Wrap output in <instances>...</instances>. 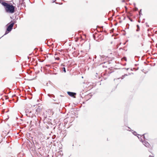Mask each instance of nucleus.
Segmentation results:
<instances>
[{
  "label": "nucleus",
  "mask_w": 157,
  "mask_h": 157,
  "mask_svg": "<svg viewBox=\"0 0 157 157\" xmlns=\"http://www.w3.org/2000/svg\"><path fill=\"white\" fill-rule=\"evenodd\" d=\"M2 5L5 7L6 12L13 13L14 12V7L12 5H10L7 3H3Z\"/></svg>",
  "instance_id": "nucleus-1"
},
{
  "label": "nucleus",
  "mask_w": 157,
  "mask_h": 157,
  "mask_svg": "<svg viewBox=\"0 0 157 157\" xmlns=\"http://www.w3.org/2000/svg\"><path fill=\"white\" fill-rule=\"evenodd\" d=\"M145 134H144L142 136H140V135H138V136H140V137H139V136H137L138 137L139 139L142 142L143 144L146 147H148L150 146V144L147 141H143V139H145V136L144 135Z\"/></svg>",
  "instance_id": "nucleus-2"
},
{
  "label": "nucleus",
  "mask_w": 157,
  "mask_h": 157,
  "mask_svg": "<svg viewBox=\"0 0 157 157\" xmlns=\"http://www.w3.org/2000/svg\"><path fill=\"white\" fill-rule=\"evenodd\" d=\"M14 24V22L13 21H11L10 23L6 25H7L8 24H10V25L7 28L6 31V32L5 35L8 34L9 32L12 30Z\"/></svg>",
  "instance_id": "nucleus-3"
},
{
  "label": "nucleus",
  "mask_w": 157,
  "mask_h": 157,
  "mask_svg": "<svg viewBox=\"0 0 157 157\" xmlns=\"http://www.w3.org/2000/svg\"><path fill=\"white\" fill-rule=\"evenodd\" d=\"M109 62H105L102 64V66L104 68H107L109 66Z\"/></svg>",
  "instance_id": "nucleus-4"
},
{
  "label": "nucleus",
  "mask_w": 157,
  "mask_h": 157,
  "mask_svg": "<svg viewBox=\"0 0 157 157\" xmlns=\"http://www.w3.org/2000/svg\"><path fill=\"white\" fill-rule=\"evenodd\" d=\"M42 111V109L40 107H39L36 109L35 113L38 115L39 113H40V112Z\"/></svg>",
  "instance_id": "nucleus-5"
},
{
  "label": "nucleus",
  "mask_w": 157,
  "mask_h": 157,
  "mask_svg": "<svg viewBox=\"0 0 157 157\" xmlns=\"http://www.w3.org/2000/svg\"><path fill=\"white\" fill-rule=\"evenodd\" d=\"M27 116L29 117L33 118L34 117H35V116L33 114V113L32 112V111H31V112L29 113Z\"/></svg>",
  "instance_id": "nucleus-6"
},
{
  "label": "nucleus",
  "mask_w": 157,
  "mask_h": 157,
  "mask_svg": "<svg viewBox=\"0 0 157 157\" xmlns=\"http://www.w3.org/2000/svg\"><path fill=\"white\" fill-rule=\"evenodd\" d=\"M67 94L69 96L71 97H73L74 95H76V94L75 93L70 92H68Z\"/></svg>",
  "instance_id": "nucleus-7"
},
{
  "label": "nucleus",
  "mask_w": 157,
  "mask_h": 157,
  "mask_svg": "<svg viewBox=\"0 0 157 157\" xmlns=\"http://www.w3.org/2000/svg\"><path fill=\"white\" fill-rule=\"evenodd\" d=\"M31 109H26L25 110L26 115L27 116L29 113L31 112Z\"/></svg>",
  "instance_id": "nucleus-8"
},
{
  "label": "nucleus",
  "mask_w": 157,
  "mask_h": 157,
  "mask_svg": "<svg viewBox=\"0 0 157 157\" xmlns=\"http://www.w3.org/2000/svg\"><path fill=\"white\" fill-rule=\"evenodd\" d=\"M137 29H136V31L138 32L140 30V26L139 25H137Z\"/></svg>",
  "instance_id": "nucleus-9"
},
{
  "label": "nucleus",
  "mask_w": 157,
  "mask_h": 157,
  "mask_svg": "<svg viewBox=\"0 0 157 157\" xmlns=\"http://www.w3.org/2000/svg\"><path fill=\"white\" fill-rule=\"evenodd\" d=\"M48 96L50 97H53L54 98V97H55L54 95H53V94H48Z\"/></svg>",
  "instance_id": "nucleus-10"
},
{
  "label": "nucleus",
  "mask_w": 157,
  "mask_h": 157,
  "mask_svg": "<svg viewBox=\"0 0 157 157\" xmlns=\"http://www.w3.org/2000/svg\"><path fill=\"white\" fill-rule=\"evenodd\" d=\"M135 37H136V38H138L139 37H140V36L138 34H136V35H135Z\"/></svg>",
  "instance_id": "nucleus-11"
},
{
  "label": "nucleus",
  "mask_w": 157,
  "mask_h": 157,
  "mask_svg": "<svg viewBox=\"0 0 157 157\" xmlns=\"http://www.w3.org/2000/svg\"><path fill=\"white\" fill-rule=\"evenodd\" d=\"M6 3V2H3V1L2 0H0V3H1L2 5V3Z\"/></svg>",
  "instance_id": "nucleus-12"
},
{
  "label": "nucleus",
  "mask_w": 157,
  "mask_h": 157,
  "mask_svg": "<svg viewBox=\"0 0 157 157\" xmlns=\"http://www.w3.org/2000/svg\"><path fill=\"white\" fill-rule=\"evenodd\" d=\"M63 71H64L65 73V72H66V69H65V67H63Z\"/></svg>",
  "instance_id": "nucleus-13"
},
{
  "label": "nucleus",
  "mask_w": 157,
  "mask_h": 157,
  "mask_svg": "<svg viewBox=\"0 0 157 157\" xmlns=\"http://www.w3.org/2000/svg\"><path fill=\"white\" fill-rule=\"evenodd\" d=\"M55 59L58 60H59V59H60L59 57H57L55 58Z\"/></svg>",
  "instance_id": "nucleus-14"
},
{
  "label": "nucleus",
  "mask_w": 157,
  "mask_h": 157,
  "mask_svg": "<svg viewBox=\"0 0 157 157\" xmlns=\"http://www.w3.org/2000/svg\"><path fill=\"white\" fill-rule=\"evenodd\" d=\"M127 75H126V74H125L124 75H123L122 76V77H121V78L122 79H123L124 78V76H127Z\"/></svg>",
  "instance_id": "nucleus-15"
},
{
  "label": "nucleus",
  "mask_w": 157,
  "mask_h": 157,
  "mask_svg": "<svg viewBox=\"0 0 157 157\" xmlns=\"http://www.w3.org/2000/svg\"><path fill=\"white\" fill-rule=\"evenodd\" d=\"M83 51H82L81 50V51H80V53L82 55V53H83Z\"/></svg>",
  "instance_id": "nucleus-16"
},
{
  "label": "nucleus",
  "mask_w": 157,
  "mask_h": 157,
  "mask_svg": "<svg viewBox=\"0 0 157 157\" xmlns=\"http://www.w3.org/2000/svg\"><path fill=\"white\" fill-rule=\"evenodd\" d=\"M133 134L135 135H136V132L134 131V132H133Z\"/></svg>",
  "instance_id": "nucleus-17"
},
{
  "label": "nucleus",
  "mask_w": 157,
  "mask_h": 157,
  "mask_svg": "<svg viewBox=\"0 0 157 157\" xmlns=\"http://www.w3.org/2000/svg\"><path fill=\"white\" fill-rule=\"evenodd\" d=\"M146 26H147V27H149V25H147V23H146Z\"/></svg>",
  "instance_id": "nucleus-18"
},
{
  "label": "nucleus",
  "mask_w": 157,
  "mask_h": 157,
  "mask_svg": "<svg viewBox=\"0 0 157 157\" xmlns=\"http://www.w3.org/2000/svg\"><path fill=\"white\" fill-rule=\"evenodd\" d=\"M56 1V0H53L52 2L53 3H54V2Z\"/></svg>",
  "instance_id": "nucleus-19"
},
{
  "label": "nucleus",
  "mask_w": 157,
  "mask_h": 157,
  "mask_svg": "<svg viewBox=\"0 0 157 157\" xmlns=\"http://www.w3.org/2000/svg\"><path fill=\"white\" fill-rule=\"evenodd\" d=\"M61 66H65V65L63 64H61Z\"/></svg>",
  "instance_id": "nucleus-20"
},
{
  "label": "nucleus",
  "mask_w": 157,
  "mask_h": 157,
  "mask_svg": "<svg viewBox=\"0 0 157 157\" xmlns=\"http://www.w3.org/2000/svg\"><path fill=\"white\" fill-rule=\"evenodd\" d=\"M141 10H140V12H139V13H140H140H141L140 12L141 11Z\"/></svg>",
  "instance_id": "nucleus-21"
},
{
  "label": "nucleus",
  "mask_w": 157,
  "mask_h": 157,
  "mask_svg": "<svg viewBox=\"0 0 157 157\" xmlns=\"http://www.w3.org/2000/svg\"><path fill=\"white\" fill-rule=\"evenodd\" d=\"M125 8L126 10L127 9V8L126 6H125Z\"/></svg>",
  "instance_id": "nucleus-22"
},
{
  "label": "nucleus",
  "mask_w": 157,
  "mask_h": 157,
  "mask_svg": "<svg viewBox=\"0 0 157 157\" xmlns=\"http://www.w3.org/2000/svg\"><path fill=\"white\" fill-rule=\"evenodd\" d=\"M130 21H132V19H130Z\"/></svg>",
  "instance_id": "nucleus-23"
},
{
  "label": "nucleus",
  "mask_w": 157,
  "mask_h": 157,
  "mask_svg": "<svg viewBox=\"0 0 157 157\" xmlns=\"http://www.w3.org/2000/svg\"><path fill=\"white\" fill-rule=\"evenodd\" d=\"M103 40V39H102V38H101V39H100V40Z\"/></svg>",
  "instance_id": "nucleus-24"
},
{
  "label": "nucleus",
  "mask_w": 157,
  "mask_h": 157,
  "mask_svg": "<svg viewBox=\"0 0 157 157\" xmlns=\"http://www.w3.org/2000/svg\"><path fill=\"white\" fill-rule=\"evenodd\" d=\"M82 78H83V76H82Z\"/></svg>",
  "instance_id": "nucleus-25"
},
{
  "label": "nucleus",
  "mask_w": 157,
  "mask_h": 157,
  "mask_svg": "<svg viewBox=\"0 0 157 157\" xmlns=\"http://www.w3.org/2000/svg\"><path fill=\"white\" fill-rule=\"evenodd\" d=\"M134 5L135 6V4L134 3Z\"/></svg>",
  "instance_id": "nucleus-26"
},
{
  "label": "nucleus",
  "mask_w": 157,
  "mask_h": 157,
  "mask_svg": "<svg viewBox=\"0 0 157 157\" xmlns=\"http://www.w3.org/2000/svg\"><path fill=\"white\" fill-rule=\"evenodd\" d=\"M149 157H151V155H150V156H149Z\"/></svg>",
  "instance_id": "nucleus-27"
},
{
  "label": "nucleus",
  "mask_w": 157,
  "mask_h": 157,
  "mask_svg": "<svg viewBox=\"0 0 157 157\" xmlns=\"http://www.w3.org/2000/svg\"><path fill=\"white\" fill-rule=\"evenodd\" d=\"M124 0L123 1V2H124Z\"/></svg>",
  "instance_id": "nucleus-28"
}]
</instances>
